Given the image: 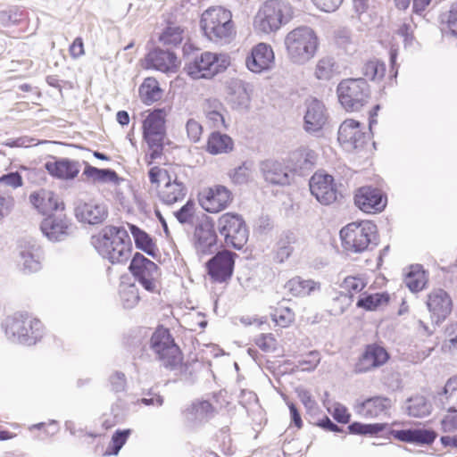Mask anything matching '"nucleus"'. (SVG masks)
<instances>
[{"label":"nucleus","mask_w":457,"mask_h":457,"mask_svg":"<svg viewBox=\"0 0 457 457\" xmlns=\"http://www.w3.org/2000/svg\"><path fill=\"white\" fill-rule=\"evenodd\" d=\"M366 286L367 281L362 277L349 276L343 282V287L350 294L360 293Z\"/></svg>","instance_id":"nucleus-51"},{"label":"nucleus","mask_w":457,"mask_h":457,"mask_svg":"<svg viewBox=\"0 0 457 457\" xmlns=\"http://www.w3.org/2000/svg\"><path fill=\"white\" fill-rule=\"evenodd\" d=\"M389 295L386 293L362 294L360 295L356 305L366 311H376L388 303Z\"/></svg>","instance_id":"nucleus-39"},{"label":"nucleus","mask_w":457,"mask_h":457,"mask_svg":"<svg viewBox=\"0 0 457 457\" xmlns=\"http://www.w3.org/2000/svg\"><path fill=\"white\" fill-rule=\"evenodd\" d=\"M217 229L227 246L237 250L244 247L248 240V230L243 218L234 212H226L219 217Z\"/></svg>","instance_id":"nucleus-7"},{"label":"nucleus","mask_w":457,"mask_h":457,"mask_svg":"<svg viewBox=\"0 0 457 457\" xmlns=\"http://www.w3.org/2000/svg\"><path fill=\"white\" fill-rule=\"evenodd\" d=\"M233 200L231 191L222 185H215L199 193V204L206 212L217 213L228 207Z\"/></svg>","instance_id":"nucleus-12"},{"label":"nucleus","mask_w":457,"mask_h":457,"mask_svg":"<svg viewBox=\"0 0 457 457\" xmlns=\"http://www.w3.org/2000/svg\"><path fill=\"white\" fill-rule=\"evenodd\" d=\"M235 255L231 252L221 251L207 262L208 274L213 280L223 282L231 277Z\"/></svg>","instance_id":"nucleus-18"},{"label":"nucleus","mask_w":457,"mask_h":457,"mask_svg":"<svg viewBox=\"0 0 457 457\" xmlns=\"http://www.w3.org/2000/svg\"><path fill=\"white\" fill-rule=\"evenodd\" d=\"M428 282V277L420 265H412L404 278V284L413 293L421 291Z\"/></svg>","instance_id":"nucleus-36"},{"label":"nucleus","mask_w":457,"mask_h":457,"mask_svg":"<svg viewBox=\"0 0 457 457\" xmlns=\"http://www.w3.org/2000/svg\"><path fill=\"white\" fill-rule=\"evenodd\" d=\"M188 138L192 142H198L203 133L202 125L195 119H189L186 124Z\"/></svg>","instance_id":"nucleus-54"},{"label":"nucleus","mask_w":457,"mask_h":457,"mask_svg":"<svg viewBox=\"0 0 457 457\" xmlns=\"http://www.w3.org/2000/svg\"><path fill=\"white\" fill-rule=\"evenodd\" d=\"M392 405L393 402L390 398L377 395L358 403L355 406V411L365 419H375L387 415Z\"/></svg>","instance_id":"nucleus-23"},{"label":"nucleus","mask_w":457,"mask_h":457,"mask_svg":"<svg viewBox=\"0 0 457 457\" xmlns=\"http://www.w3.org/2000/svg\"><path fill=\"white\" fill-rule=\"evenodd\" d=\"M389 355L385 348L378 345H369L354 366L355 373H366L385 364Z\"/></svg>","instance_id":"nucleus-20"},{"label":"nucleus","mask_w":457,"mask_h":457,"mask_svg":"<svg viewBox=\"0 0 457 457\" xmlns=\"http://www.w3.org/2000/svg\"><path fill=\"white\" fill-rule=\"evenodd\" d=\"M229 177L236 184H245L252 178V170L247 163H243L231 170Z\"/></svg>","instance_id":"nucleus-49"},{"label":"nucleus","mask_w":457,"mask_h":457,"mask_svg":"<svg viewBox=\"0 0 457 457\" xmlns=\"http://www.w3.org/2000/svg\"><path fill=\"white\" fill-rule=\"evenodd\" d=\"M21 177L17 172L9 173L0 178V184L14 188L21 186Z\"/></svg>","instance_id":"nucleus-62"},{"label":"nucleus","mask_w":457,"mask_h":457,"mask_svg":"<svg viewBox=\"0 0 457 457\" xmlns=\"http://www.w3.org/2000/svg\"><path fill=\"white\" fill-rule=\"evenodd\" d=\"M78 220L90 225L102 223L108 216L107 206L99 201L79 202L75 207Z\"/></svg>","instance_id":"nucleus-21"},{"label":"nucleus","mask_w":457,"mask_h":457,"mask_svg":"<svg viewBox=\"0 0 457 457\" xmlns=\"http://www.w3.org/2000/svg\"><path fill=\"white\" fill-rule=\"evenodd\" d=\"M229 64L230 58L228 55L204 52L189 62L186 70L192 79H210L225 71Z\"/></svg>","instance_id":"nucleus-8"},{"label":"nucleus","mask_w":457,"mask_h":457,"mask_svg":"<svg viewBox=\"0 0 457 457\" xmlns=\"http://www.w3.org/2000/svg\"><path fill=\"white\" fill-rule=\"evenodd\" d=\"M84 174L90 179L94 183H111L112 185H119L123 179L119 178L116 171L109 169H98L87 165L84 170Z\"/></svg>","instance_id":"nucleus-34"},{"label":"nucleus","mask_w":457,"mask_h":457,"mask_svg":"<svg viewBox=\"0 0 457 457\" xmlns=\"http://www.w3.org/2000/svg\"><path fill=\"white\" fill-rule=\"evenodd\" d=\"M441 426L444 432L457 430V414L445 416L441 420Z\"/></svg>","instance_id":"nucleus-64"},{"label":"nucleus","mask_w":457,"mask_h":457,"mask_svg":"<svg viewBox=\"0 0 457 457\" xmlns=\"http://www.w3.org/2000/svg\"><path fill=\"white\" fill-rule=\"evenodd\" d=\"M200 24L204 36L212 42L225 45L236 37L232 13L222 6H212L205 10L202 13Z\"/></svg>","instance_id":"nucleus-3"},{"label":"nucleus","mask_w":457,"mask_h":457,"mask_svg":"<svg viewBox=\"0 0 457 457\" xmlns=\"http://www.w3.org/2000/svg\"><path fill=\"white\" fill-rule=\"evenodd\" d=\"M112 389L115 392H122L126 387V378L121 372L116 371L110 377Z\"/></svg>","instance_id":"nucleus-58"},{"label":"nucleus","mask_w":457,"mask_h":457,"mask_svg":"<svg viewBox=\"0 0 457 457\" xmlns=\"http://www.w3.org/2000/svg\"><path fill=\"white\" fill-rule=\"evenodd\" d=\"M343 245L348 251L361 253L378 245L377 226L370 220L352 222L340 230Z\"/></svg>","instance_id":"nucleus-6"},{"label":"nucleus","mask_w":457,"mask_h":457,"mask_svg":"<svg viewBox=\"0 0 457 457\" xmlns=\"http://www.w3.org/2000/svg\"><path fill=\"white\" fill-rule=\"evenodd\" d=\"M195 204L187 201L179 210L174 212V216L181 224L193 223L195 214Z\"/></svg>","instance_id":"nucleus-48"},{"label":"nucleus","mask_w":457,"mask_h":457,"mask_svg":"<svg viewBox=\"0 0 457 457\" xmlns=\"http://www.w3.org/2000/svg\"><path fill=\"white\" fill-rule=\"evenodd\" d=\"M447 24L451 33L457 36V2L453 3L449 10Z\"/></svg>","instance_id":"nucleus-60"},{"label":"nucleus","mask_w":457,"mask_h":457,"mask_svg":"<svg viewBox=\"0 0 457 457\" xmlns=\"http://www.w3.org/2000/svg\"><path fill=\"white\" fill-rule=\"evenodd\" d=\"M362 73L367 79L381 80L386 73V65L377 59L370 60L363 65Z\"/></svg>","instance_id":"nucleus-44"},{"label":"nucleus","mask_w":457,"mask_h":457,"mask_svg":"<svg viewBox=\"0 0 457 457\" xmlns=\"http://www.w3.org/2000/svg\"><path fill=\"white\" fill-rule=\"evenodd\" d=\"M120 300L124 308L130 309L139 301L138 290L135 285H126L120 291Z\"/></svg>","instance_id":"nucleus-45"},{"label":"nucleus","mask_w":457,"mask_h":457,"mask_svg":"<svg viewBox=\"0 0 457 457\" xmlns=\"http://www.w3.org/2000/svg\"><path fill=\"white\" fill-rule=\"evenodd\" d=\"M151 348L165 367L175 368L181 362L180 350L165 328H158L152 335Z\"/></svg>","instance_id":"nucleus-10"},{"label":"nucleus","mask_w":457,"mask_h":457,"mask_svg":"<svg viewBox=\"0 0 457 457\" xmlns=\"http://www.w3.org/2000/svg\"><path fill=\"white\" fill-rule=\"evenodd\" d=\"M233 148V141L230 137L220 132H213L210 135L206 150L212 154H226Z\"/></svg>","instance_id":"nucleus-35"},{"label":"nucleus","mask_w":457,"mask_h":457,"mask_svg":"<svg viewBox=\"0 0 457 457\" xmlns=\"http://www.w3.org/2000/svg\"><path fill=\"white\" fill-rule=\"evenodd\" d=\"M386 424L375 423V424H362L361 422H353L349 425L348 429L352 434L356 435H375L384 430Z\"/></svg>","instance_id":"nucleus-46"},{"label":"nucleus","mask_w":457,"mask_h":457,"mask_svg":"<svg viewBox=\"0 0 457 457\" xmlns=\"http://www.w3.org/2000/svg\"><path fill=\"white\" fill-rule=\"evenodd\" d=\"M338 73V65L332 56L320 58L315 65L314 76L320 80H329Z\"/></svg>","instance_id":"nucleus-38"},{"label":"nucleus","mask_w":457,"mask_h":457,"mask_svg":"<svg viewBox=\"0 0 457 457\" xmlns=\"http://www.w3.org/2000/svg\"><path fill=\"white\" fill-rule=\"evenodd\" d=\"M367 137L360 129V122L352 119L345 120L338 129V141L348 150L362 147Z\"/></svg>","instance_id":"nucleus-19"},{"label":"nucleus","mask_w":457,"mask_h":457,"mask_svg":"<svg viewBox=\"0 0 457 457\" xmlns=\"http://www.w3.org/2000/svg\"><path fill=\"white\" fill-rule=\"evenodd\" d=\"M139 96L141 100L150 104L162 97V90L158 81L154 78H146L139 87Z\"/></svg>","instance_id":"nucleus-40"},{"label":"nucleus","mask_w":457,"mask_h":457,"mask_svg":"<svg viewBox=\"0 0 457 457\" xmlns=\"http://www.w3.org/2000/svg\"><path fill=\"white\" fill-rule=\"evenodd\" d=\"M408 414L412 417L421 418L431 411V405L424 396L416 395L411 397L407 402Z\"/></svg>","instance_id":"nucleus-42"},{"label":"nucleus","mask_w":457,"mask_h":457,"mask_svg":"<svg viewBox=\"0 0 457 457\" xmlns=\"http://www.w3.org/2000/svg\"><path fill=\"white\" fill-rule=\"evenodd\" d=\"M45 167L51 175L63 179H74L79 172V162L68 159L47 162Z\"/></svg>","instance_id":"nucleus-31"},{"label":"nucleus","mask_w":457,"mask_h":457,"mask_svg":"<svg viewBox=\"0 0 457 457\" xmlns=\"http://www.w3.org/2000/svg\"><path fill=\"white\" fill-rule=\"evenodd\" d=\"M293 15L291 5L281 0H268L258 10L253 26L259 32L270 34L287 23Z\"/></svg>","instance_id":"nucleus-5"},{"label":"nucleus","mask_w":457,"mask_h":457,"mask_svg":"<svg viewBox=\"0 0 457 457\" xmlns=\"http://www.w3.org/2000/svg\"><path fill=\"white\" fill-rule=\"evenodd\" d=\"M392 435L394 437L403 442L427 445L434 442L436 436V434L433 430L423 428L393 430Z\"/></svg>","instance_id":"nucleus-30"},{"label":"nucleus","mask_w":457,"mask_h":457,"mask_svg":"<svg viewBox=\"0 0 457 457\" xmlns=\"http://www.w3.org/2000/svg\"><path fill=\"white\" fill-rule=\"evenodd\" d=\"M129 434V430H122V431H116L112 437V453L117 454L120 448L125 444L128 436Z\"/></svg>","instance_id":"nucleus-56"},{"label":"nucleus","mask_w":457,"mask_h":457,"mask_svg":"<svg viewBox=\"0 0 457 457\" xmlns=\"http://www.w3.org/2000/svg\"><path fill=\"white\" fill-rule=\"evenodd\" d=\"M328 112L324 104L316 99L310 98L305 101V112L303 116V128L309 133L320 131L327 123Z\"/></svg>","instance_id":"nucleus-15"},{"label":"nucleus","mask_w":457,"mask_h":457,"mask_svg":"<svg viewBox=\"0 0 457 457\" xmlns=\"http://www.w3.org/2000/svg\"><path fill=\"white\" fill-rule=\"evenodd\" d=\"M355 205L366 213L381 212L386 206V199L381 191L371 187H362L354 195Z\"/></svg>","instance_id":"nucleus-17"},{"label":"nucleus","mask_w":457,"mask_h":457,"mask_svg":"<svg viewBox=\"0 0 457 457\" xmlns=\"http://www.w3.org/2000/svg\"><path fill=\"white\" fill-rule=\"evenodd\" d=\"M213 411L212 404L207 401L193 403L192 405L185 411L186 420L190 423L202 422L209 418Z\"/></svg>","instance_id":"nucleus-37"},{"label":"nucleus","mask_w":457,"mask_h":457,"mask_svg":"<svg viewBox=\"0 0 457 457\" xmlns=\"http://www.w3.org/2000/svg\"><path fill=\"white\" fill-rule=\"evenodd\" d=\"M261 170L265 181L270 184L285 186L290 182L291 172L278 162L264 161L261 163Z\"/></svg>","instance_id":"nucleus-27"},{"label":"nucleus","mask_w":457,"mask_h":457,"mask_svg":"<svg viewBox=\"0 0 457 457\" xmlns=\"http://www.w3.org/2000/svg\"><path fill=\"white\" fill-rule=\"evenodd\" d=\"M427 306L432 320L439 323L452 312L453 302L445 290L435 289L428 295Z\"/></svg>","instance_id":"nucleus-22"},{"label":"nucleus","mask_w":457,"mask_h":457,"mask_svg":"<svg viewBox=\"0 0 457 457\" xmlns=\"http://www.w3.org/2000/svg\"><path fill=\"white\" fill-rule=\"evenodd\" d=\"M275 62V54L272 47L266 43H259L253 46L251 53L245 58L247 69L254 73L270 70Z\"/></svg>","instance_id":"nucleus-16"},{"label":"nucleus","mask_w":457,"mask_h":457,"mask_svg":"<svg viewBox=\"0 0 457 457\" xmlns=\"http://www.w3.org/2000/svg\"><path fill=\"white\" fill-rule=\"evenodd\" d=\"M125 237H128L125 229L107 226L99 234L91 237V245L100 255L112 263H122L130 257L129 242H126Z\"/></svg>","instance_id":"nucleus-2"},{"label":"nucleus","mask_w":457,"mask_h":457,"mask_svg":"<svg viewBox=\"0 0 457 457\" xmlns=\"http://www.w3.org/2000/svg\"><path fill=\"white\" fill-rule=\"evenodd\" d=\"M310 190L321 204L328 205L337 199V190L331 175L316 172L310 179Z\"/></svg>","instance_id":"nucleus-13"},{"label":"nucleus","mask_w":457,"mask_h":457,"mask_svg":"<svg viewBox=\"0 0 457 457\" xmlns=\"http://www.w3.org/2000/svg\"><path fill=\"white\" fill-rule=\"evenodd\" d=\"M30 202L43 214L63 209V204L59 201V198L53 192L44 189L34 192L30 195Z\"/></svg>","instance_id":"nucleus-29"},{"label":"nucleus","mask_w":457,"mask_h":457,"mask_svg":"<svg viewBox=\"0 0 457 457\" xmlns=\"http://www.w3.org/2000/svg\"><path fill=\"white\" fill-rule=\"evenodd\" d=\"M340 104L347 111H358L368 101L370 87L365 79H348L342 80L337 88Z\"/></svg>","instance_id":"nucleus-9"},{"label":"nucleus","mask_w":457,"mask_h":457,"mask_svg":"<svg viewBox=\"0 0 457 457\" xmlns=\"http://www.w3.org/2000/svg\"><path fill=\"white\" fill-rule=\"evenodd\" d=\"M443 347L450 352L457 350V322L451 323L446 327Z\"/></svg>","instance_id":"nucleus-50"},{"label":"nucleus","mask_w":457,"mask_h":457,"mask_svg":"<svg viewBox=\"0 0 457 457\" xmlns=\"http://www.w3.org/2000/svg\"><path fill=\"white\" fill-rule=\"evenodd\" d=\"M441 402L448 411H457V377L451 378L446 382Z\"/></svg>","instance_id":"nucleus-41"},{"label":"nucleus","mask_w":457,"mask_h":457,"mask_svg":"<svg viewBox=\"0 0 457 457\" xmlns=\"http://www.w3.org/2000/svg\"><path fill=\"white\" fill-rule=\"evenodd\" d=\"M223 111H214V109H206V118L212 122L214 128H226L225 119L222 113Z\"/></svg>","instance_id":"nucleus-55"},{"label":"nucleus","mask_w":457,"mask_h":457,"mask_svg":"<svg viewBox=\"0 0 457 457\" xmlns=\"http://www.w3.org/2000/svg\"><path fill=\"white\" fill-rule=\"evenodd\" d=\"M183 30L179 26H169L160 36V41L166 46H178L182 41Z\"/></svg>","instance_id":"nucleus-47"},{"label":"nucleus","mask_w":457,"mask_h":457,"mask_svg":"<svg viewBox=\"0 0 457 457\" xmlns=\"http://www.w3.org/2000/svg\"><path fill=\"white\" fill-rule=\"evenodd\" d=\"M145 62L146 68L166 73L175 72L179 63L177 56L172 52L159 48L151 51L147 54Z\"/></svg>","instance_id":"nucleus-25"},{"label":"nucleus","mask_w":457,"mask_h":457,"mask_svg":"<svg viewBox=\"0 0 457 457\" xmlns=\"http://www.w3.org/2000/svg\"><path fill=\"white\" fill-rule=\"evenodd\" d=\"M84 45L81 37H76L70 46V54L72 58L77 59L84 55Z\"/></svg>","instance_id":"nucleus-63"},{"label":"nucleus","mask_w":457,"mask_h":457,"mask_svg":"<svg viewBox=\"0 0 457 457\" xmlns=\"http://www.w3.org/2000/svg\"><path fill=\"white\" fill-rule=\"evenodd\" d=\"M27 314L14 313L5 321V333L8 337L21 339L27 336Z\"/></svg>","instance_id":"nucleus-32"},{"label":"nucleus","mask_w":457,"mask_h":457,"mask_svg":"<svg viewBox=\"0 0 457 457\" xmlns=\"http://www.w3.org/2000/svg\"><path fill=\"white\" fill-rule=\"evenodd\" d=\"M228 103L237 110L247 109L250 96L246 90V84L239 79H229L225 82Z\"/></svg>","instance_id":"nucleus-24"},{"label":"nucleus","mask_w":457,"mask_h":457,"mask_svg":"<svg viewBox=\"0 0 457 457\" xmlns=\"http://www.w3.org/2000/svg\"><path fill=\"white\" fill-rule=\"evenodd\" d=\"M256 345L264 352L276 350L277 341L272 334H262L255 339Z\"/></svg>","instance_id":"nucleus-53"},{"label":"nucleus","mask_w":457,"mask_h":457,"mask_svg":"<svg viewBox=\"0 0 457 457\" xmlns=\"http://www.w3.org/2000/svg\"><path fill=\"white\" fill-rule=\"evenodd\" d=\"M286 287L295 296H307L320 289V284L312 279H303L300 277L291 278Z\"/></svg>","instance_id":"nucleus-33"},{"label":"nucleus","mask_w":457,"mask_h":457,"mask_svg":"<svg viewBox=\"0 0 457 457\" xmlns=\"http://www.w3.org/2000/svg\"><path fill=\"white\" fill-rule=\"evenodd\" d=\"M195 246L198 253H207L216 243V234L213 224L205 220L196 226L195 230Z\"/></svg>","instance_id":"nucleus-28"},{"label":"nucleus","mask_w":457,"mask_h":457,"mask_svg":"<svg viewBox=\"0 0 457 457\" xmlns=\"http://www.w3.org/2000/svg\"><path fill=\"white\" fill-rule=\"evenodd\" d=\"M320 10L330 12L337 10L343 0H312Z\"/></svg>","instance_id":"nucleus-57"},{"label":"nucleus","mask_w":457,"mask_h":457,"mask_svg":"<svg viewBox=\"0 0 457 457\" xmlns=\"http://www.w3.org/2000/svg\"><path fill=\"white\" fill-rule=\"evenodd\" d=\"M149 180L157 186V195L167 205L182 201L187 194V187L171 169L159 166L152 167L148 171Z\"/></svg>","instance_id":"nucleus-4"},{"label":"nucleus","mask_w":457,"mask_h":457,"mask_svg":"<svg viewBox=\"0 0 457 457\" xmlns=\"http://www.w3.org/2000/svg\"><path fill=\"white\" fill-rule=\"evenodd\" d=\"M284 46L288 61L302 66L315 57L320 47V39L312 28L303 25L285 36Z\"/></svg>","instance_id":"nucleus-1"},{"label":"nucleus","mask_w":457,"mask_h":457,"mask_svg":"<svg viewBox=\"0 0 457 457\" xmlns=\"http://www.w3.org/2000/svg\"><path fill=\"white\" fill-rule=\"evenodd\" d=\"M129 228L134 237L136 246L150 255L154 254V244L151 237L136 225L129 224Z\"/></svg>","instance_id":"nucleus-43"},{"label":"nucleus","mask_w":457,"mask_h":457,"mask_svg":"<svg viewBox=\"0 0 457 457\" xmlns=\"http://www.w3.org/2000/svg\"><path fill=\"white\" fill-rule=\"evenodd\" d=\"M129 270L145 290L152 293L158 290L161 273L154 262L137 253L130 262Z\"/></svg>","instance_id":"nucleus-11"},{"label":"nucleus","mask_w":457,"mask_h":457,"mask_svg":"<svg viewBox=\"0 0 457 457\" xmlns=\"http://www.w3.org/2000/svg\"><path fill=\"white\" fill-rule=\"evenodd\" d=\"M334 419L340 423H348L350 420V414L347 409L341 403H335L331 411Z\"/></svg>","instance_id":"nucleus-59"},{"label":"nucleus","mask_w":457,"mask_h":457,"mask_svg":"<svg viewBox=\"0 0 457 457\" xmlns=\"http://www.w3.org/2000/svg\"><path fill=\"white\" fill-rule=\"evenodd\" d=\"M71 224L66 219L49 216L40 224L42 233L51 241L63 240L71 233Z\"/></svg>","instance_id":"nucleus-26"},{"label":"nucleus","mask_w":457,"mask_h":457,"mask_svg":"<svg viewBox=\"0 0 457 457\" xmlns=\"http://www.w3.org/2000/svg\"><path fill=\"white\" fill-rule=\"evenodd\" d=\"M165 116L162 109H157L149 113L143 123L144 138L148 145H159L165 136Z\"/></svg>","instance_id":"nucleus-14"},{"label":"nucleus","mask_w":457,"mask_h":457,"mask_svg":"<svg viewBox=\"0 0 457 457\" xmlns=\"http://www.w3.org/2000/svg\"><path fill=\"white\" fill-rule=\"evenodd\" d=\"M272 320L281 327H287L294 320V313L288 308L276 310Z\"/></svg>","instance_id":"nucleus-52"},{"label":"nucleus","mask_w":457,"mask_h":457,"mask_svg":"<svg viewBox=\"0 0 457 457\" xmlns=\"http://www.w3.org/2000/svg\"><path fill=\"white\" fill-rule=\"evenodd\" d=\"M297 395L307 410H313L316 406V402L313 400L311 393L303 388L296 390Z\"/></svg>","instance_id":"nucleus-61"}]
</instances>
